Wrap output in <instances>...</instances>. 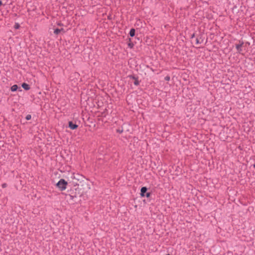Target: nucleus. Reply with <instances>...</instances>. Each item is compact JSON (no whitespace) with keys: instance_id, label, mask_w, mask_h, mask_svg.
<instances>
[{"instance_id":"nucleus-1","label":"nucleus","mask_w":255,"mask_h":255,"mask_svg":"<svg viewBox=\"0 0 255 255\" xmlns=\"http://www.w3.org/2000/svg\"><path fill=\"white\" fill-rule=\"evenodd\" d=\"M56 185L61 191H63L67 188V182L64 179H61L56 184Z\"/></svg>"},{"instance_id":"nucleus-2","label":"nucleus","mask_w":255,"mask_h":255,"mask_svg":"<svg viewBox=\"0 0 255 255\" xmlns=\"http://www.w3.org/2000/svg\"><path fill=\"white\" fill-rule=\"evenodd\" d=\"M243 45V42H242L240 44H237L236 45V49H237V51H238V52L241 53V52L242 51V47Z\"/></svg>"},{"instance_id":"nucleus-3","label":"nucleus","mask_w":255,"mask_h":255,"mask_svg":"<svg viewBox=\"0 0 255 255\" xmlns=\"http://www.w3.org/2000/svg\"><path fill=\"white\" fill-rule=\"evenodd\" d=\"M69 127L71 129H74L78 127V126L76 124H73L72 122H69Z\"/></svg>"},{"instance_id":"nucleus-4","label":"nucleus","mask_w":255,"mask_h":255,"mask_svg":"<svg viewBox=\"0 0 255 255\" xmlns=\"http://www.w3.org/2000/svg\"><path fill=\"white\" fill-rule=\"evenodd\" d=\"M22 87L25 90H28L30 89L29 85L25 83L22 84Z\"/></svg>"},{"instance_id":"nucleus-5","label":"nucleus","mask_w":255,"mask_h":255,"mask_svg":"<svg viewBox=\"0 0 255 255\" xmlns=\"http://www.w3.org/2000/svg\"><path fill=\"white\" fill-rule=\"evenodd\" d=\"M147 191V188L146 187H142L141 188V193H140V195L141 196H144V193L146 192Z\"/></svg>"},{"instance_id":"nucleus-6","label":"nucleus","mask_w":255,"mask_h":255,"mask_svg":"<svg viewBox=\"0 0 255 255\" xmlns=\"http://www.w3.org/2000/svg\"><path fill=\"white\" fill-rule=\"evenodd\" d=\"M18 89V86L17 85H13L11 87V91L12 92L16 91Z\"/></svg>"},{"instance_id":"nucleus-7","label":"nucleus","mask_w":255,"mask_h":255,"mask_svg":"<svg viewBox=\"0 0 255 255\" xmlns=\"http://www.w3.org/2000/svg\"><path fill=\"white\" fill-rule=\"evenodd\" d=\"M129 35L131 37H133L135 35V29L133 28H132L129 31Z\"/></svg>"},{"instance_id":"nucleus-8","label":"nucleus","mask_w":255,"mask_h":255,"mask_svg":"<svg viewBox=\"0 0 255 255\" xmlns=\"http://www.w3.org/2000/svg\"><path fill=\"white\" fill-rule=\"evenodd\" d=\"M63 30V29L62 28V29H58V28H56L54 30V33L55 34H58L60 33V31Z\"/></svg>"},{"instance_id":"nucleus-9","label":"nucleus","mask_w":255,"mask_h":255,"mask_svg":"<svg viewBox=\"0 0 255 255\" xmlns=\"http://www.w3.org/2000/svg\"><path fill=\"white\" fill-rule=\"evenodd\" d=\"M139 81H138V79H136L134 80V84L135 85H136V86H137V85H139Z\"/></svg>"},{"instance_id":"nucleus-10","label":"nucleus","mask_w":255,"mask_h":255,"mask_svg":"<svg viewBox=\"0 0 255 255\" xmlns=\"http://www.w3.org/2000/svg\"><path fill=\"white\" fill-rule=\"evenodd\" d=\"M31 116L30 115H27L25 117V119L26 120H29L31 119Z\"/></svg>"},{"instance_id":"nucleus-11","label":"nucleus","mask_w":255,"mask_h":255,"mask_svg":"<svg viewBox=\"0 0 255 255\" xmlns=\"http://www.w3.org/2000/svg\"><path fill=\"white\" fill-rule=\"evenodd\" d=\"M129 78L130 79H134V80L137 79L135 77H134V76H132V75H129Z\"/></svg>"},{"instance_id":"nucleus-12","label":"nucleus","mask_w":255,"mask_h":255,"mask_svg":"<svg viewBox=\"0 0 255 255\" xmlns=\"http://www.w3.org/2000/svg\"><path fill=\"white\" fill-rule=\"evenodd\" d=\"M1 186L3 188H5L7 186V184L6 183H3Z\"/></svg>"},{"instance_id":"nucleus-13","label":"nucleus","mask_w":255,"mask_h":255,"mask_svg":"<svg viewBox=\"0 0 255 255\" xmlns=\"http://www.w3.org/2000/svg\"><path fill=\"white\" fill-rule=\"evenodd\" d=\"M165 80L166 81H169L170 80V77L169 76H166L165 77Z\"/></svg>"},{"instance_id":"nucleus-14","label":"nucleus","mask_w":255,"mask_h":255,"mask_svg":"<svg viewBox=\"0 0 255 255\" xmlns=\"http://www.w3.org/2000/svg\"><path fill=\"white\" fill-rule=\"evenodd\" d=\"M150 196V193H147L146 194V197H149Z\"/></svg>"},{"instance_id":"nucleus-15","label":"nucleus","mask_w":255,"mask_h":255,"mask_svg":"<svg viewBox=\"0 0 255 255\" xmlns=\"http://www.w3.org/2000/svg\"><path fill=\"white\" fill-rule=\"evenodd\" d=\"M19 26L18 24H17V23L15 25V27L16 29H18L19 28Z\"/></svg>"},{"instance_id":"nucleus-16","label":"nucleus","mask_w":255,"mask_h":255,"mask_svg":"<svg viewBox=\"0 0 255 255\" xmlns=\"http://www.w3.org/2000/svg\"><path fill=\"white\" fill-rule=\"evenodd\" d=\"M2 4V1L0 0V6Z\"/></svg>"},{"instance_id":"nucleus-17","label":"nucleus","mask_w":255,"mask_h":255,"mask_svg":"<svg viewBox=\"0 0 255 255\" xmlns=\"http://www.w3.org/2000/svg\"><path fill=\"white\" fill-rule=\"evenodd\" d=\"M253 167L255 168V163L253 165Z\"/></svg>"},{"instance_id":"nucleus-18","label":"nucleus","mask_w":255,"mask_h":255,"mask_svg":"<svg viewBox=\"0 0 255 255\" xmlns=\"http://www.w3.org/2000/svg\"><path fill=\"white\" fill-rule=\"evenodd\" d=\"M166 255H170L169 254H167Z\"/></svg>"}]
</instances>
